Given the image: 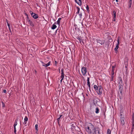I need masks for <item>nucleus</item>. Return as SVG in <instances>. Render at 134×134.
<instances>
[{"label":"nucleus","mask_w":134,"mask_h":134,"mask_svg":"<svg viewBox=\"0 0 134 134\" xmlns=\"http://www.w3.org/2000/svg\"><path fill=\"white\" fill-rule=\"evenodd\" d=\"M85 129L86 131L89 134H94L95 131V128L93 124L89 123L87 127H85Z\"/></svg>","instance_id":"nucleus-1"},{"label":"nucleus","mask_w":134,"mask_h":134,"mask_svg":"<svg viewBox=\"0 0 134 134\" xmlns=\"http://www.w3.org/2000/svg\"><path fill=\"white\" fill-rule=\"evenodd\" d=\"M98 88V91H97V93L99 95H101L102 93V91L103 90V88L101 86H99Z\"/></svg>","instance_id":"nucleus-2"},{"label":"nucleus","mask_w":134,"mask_h":134,"mask_svg":"<svg viewBox=\"0 0 134 134\" xmlns=\"http://www.w3.org/2000/svg\"><path fill=\"white\" fill-rule=\"evenodd\" d=\"M81 72L83 76H85L87 72V69L86 67H83L81 68Z\"/></svg>","instance_id":"nucleus-3"},{"label":"nucleus","mask_w":134,"mask_h":134,"mask_svg":"<svg viewBox=\"0 0 134 134\" xmlns=\"http://www.w3.org/2000/svg\"><path fill=\"white\" fill-rule=\"evenodd\" d=\"M119 90L121 94H122V91L123 89V83L122 84H119Z\"/></svg>","instance_id":"nucleus-4"},{"label":"nucleus","mask_w":134,"mask_h":134,"mask_svg":"<svg viewBox=\"0 0 134 134\" xmlns=\"http://www.w3.org/2000/svg\"><path fill=\"white\" fill-rule=\"evenodd\" d=\"M71 130L72 131L75 130V127H76V124L75 123H71Z\"/></svg>","instance_id":"nucleus-5"},{"label":"nucleus","mask_w":134,"mask_h":134,"mask_svg":"<svg viewBox=\"0 0 134 134\" xmlns=\"http://www.w3.org/2000/svg\"><path fill=\"white\" fill-rule=\"evenodd\" d=\"M96 41L98 43H100L101 45L103 44L105 42L104 40H101L99 39H97Z\"/></svg>","instance_id":"nucleus-6"},{"label":"nucleus","mask_w":134,"mask_h":134,"mask_svg":"<svg viewBox=\"0 0 134 134\" xmlns=\"http://www.w3.org/2000/svg\"><path fill=\"white\" fill-rule=\"evenodd\" d=\"M32 16L34 19H37L38 18V15L35 13H32Z\"/></svg>","instance_id":"nucleus-7"},{"label":"nucleus","mask_w":134,"mask_h":134,"mask_svg":"<svg viewBox=\"0 0 134 134\" xmlns=\"http://www.w3.org/2000/svg\"><path fill=\"white\" fill-rule=\"evenodd\" d=\"M75 2L79 5L81 6L82 5L81 0H75Z\"/></svg>","instance_id":"nucleus-8"},{"label":"nucleus","mask_w":134,"mask_h":134,"mask_svg":"<svg viewBox=\"0 0 134 134\" xmlns=\"http://www.w3.org/2000/svg\"><path fill=\"white\" fill-rule=\"evenodd\" d=\"M77 39H78L80 41V43L82 44L83 45L84 44V43L83 41V40L82 39H81L79 37L77 38Z\"/></svg>","instance_id":"nucleus-9"},{"label":"nucleus","mask_w":134,"mask_h":134,"mask_svg":"<svg viewBox=\"0 0 134 134\" xmlns=\"http://www.w3.org/2000/svg\"><path fill=\"white\" fill-rule=\"evenodd\" d=\"M119 80V84H122V81L121 78V77H119L118 78Z\"/></svg>","instance_id":"nucleus-10"},{"label":"nucleus","mask_w":134,"mask_h":134,"mask_svg":"<svg viewBox=\"0 0 134 134\" xmlns=\"http://www.w3.org/2000/svg\"><path fill=\"white\" fill-rule=\"evenodd\" d=\"M28 21L29 23L30 24L31 26H34V24L32 22L30 19L28 20Z\"/></svg>","instance_id":"nucleus-11"},{"label":"nucleus","mask_w":134,"mask_h":134,"mask_svg":"<svg viewBox=\"0 0 134 134\" xmlns=\"http://www.w3.org/2000/svg\"><path fill=\"white\" fill-rule=\"evenodd\" d=\"M119 47V46H116V47L114 49V50L116 53H117L118 52V49Z\"/></svg>","instance_id":"nucleus-12"},{"label":"nucleus","mask_w":134,"mask_h":134,"mask_svg":"<svg viewBox=\"0 0 134 134\" xmlns=\"http://www.w3.org/2000/svg\"><path fill=\"white\" fill-rule=\"evenodd\" d=\"M18 120L17 119H16L15 121L14 122V127H16V126L17 125V122L18 121Z\"/></svg>","instance_id":"nucleus-13"},{"label":"nucleus","mask_w":134,"mask_h":134,"mask_svg":"<svg viewBox=\"0 0 134 134\" xmlns=\"http://www.w3.org/2000/svg\"><path fill=\"white\" fill-rule=\"evenodd\" d=\"M132 0H129V8H130L131 7V6L132 4Z\"/></svg>","instance_id":"nucleus-14"},{"label":"nucleus","mask_w":134,"mask_h":134,"mask_svg":"<svg viewBox=\"0 0 134 134\" xmlns=\"http://www.w3.org/2000/svg\"><path fill=\"white\" fill-rule=\"evenodd\" d=\"M113 17H114V18H116V12L115 10H113Z\"/></svg>","instance_id":"nucleus-15"},{"label":"nucleus","mask_w":134,"mask_h":134,"mask_svg":"<svg viewBox=\"0 0 134 134\" xmlns=\"http://www.w3.org/2000/svg\"><path fill=\"white\" fill-rule=\"evenodd\" d=\"M57 27V26L54 24H53L52 25L51 28L52 29H55Z\"/></svg>","instance_id":"nucleus-16"},{"label":"nucleus","mask_w":134,"mask_h":134,"mask_svg":"<svg viewBox=\"0 0 134 134\" xmlns=\"http://www.w3.org/2000/svg\"><path fill=\"white\" fill-rule=\"evenodd\" d=\"M50 63H51V62L49 61L47 64H45L44 66L45 67H46L48 66H49L50 65Z\"/></svg>","instance_id":"nucleus-17"},{"label":"nucleus","mask_w":134,"mask_h":134,"mask_svg":"<svg viewBox=\"0 0 134 134\" xmlns=\"http://www.w3.org/2000/svg\"><path fill=\"white\" fill-rule=\"evenodd\" d=\"M120 119L121 121H124V117H122V115H121L120 117Z\"/></svg>","instance_id":"nucleus-18"},{"label":"nucleus","mask_w":134,"mask_h":134,"mask_svg":"<svg viewBox=\"0 0 134 134\" xmlns=\"http://www.w3.org/2000/svg\"><path fill=\"white\" fill-rule=\"evenodd\" d=\"M132 127L131 128V132H132L133 131V130L134 129V122L133 121L132 122Z\"/></svg>","instance_id":"nucleus-19"},{"label":"nucleus","mask_w":134,"mask_h":134,"mask_svg":"<svg viewBox=\"0 0 134 134\" xmlns=\"http://www.w3.org/2000/svg\"><path fill=\"white\" fill-rule=\"evenodd\" d=\"M95 134H100L99 131L98 130H96L95 129V131L94 132Z\"/></svg>","instance_id":"nucleus-20"},{"label":"nucleus","mask_w":134,"mask_h":134,"mask_svg":"<svg viewBox=\"0 0 134 134\" xmlns=\"http://www.w3.org/2000/svg\"><path fill=\"white\" fill-rule=\"evenodd\" d=\"M62 19L61 18H59L58 19L57 21V23L58 25H59L60 21Z\"/></svg>","instance_id":"nucleus-21"},{"label":"nucleus","mask_w":134,"mask_h":134,"mask_svg":"<svg viewBox=\"0 0 134 134\" xmlns=\"http://www.w3.org/2000/svg\"><path fill=\"white\" fill-rule=\"evenodd\" d=\"M87 85H90V78L89 77H87Z\"/></svg>","instance_id":"nucleus-22"},{"label":"nucleus","mask_w":134,"mask_h":134,"mask_svg":"<svg viewBox=\"0 0 134 134\" xmlns=\"http://www.w3.org/2000/svg\"><path fill=\"white\" fill-rule=\"evenodd\" d=\"M99 88V86H97L96 85H94V88L95 90H97V88Z\"/></svg>","instance_id":"nucleus-23"},{"label":"nucleus","mask_w":134,"mask_h":134,"mask_svg":"<svg viewBox=\"0 0 134 134\" xmlns=\"http://www.w3.org/2000/svg\"><path fill=\"white\" fill-rule=\"evenodd\" d=\"M111 131L109 129H108L107 131V134H111Z\"/></svg>","instance_id":"nucleus-24"},{"label":"nucleus","mask_w":134,"mask_h":134,"mask_svg":"<svg viewBox=\"0 0 134 134\" xmlns=\"http://www.w3.org/2000/svg\"><path fill=\"white\" fill-rule=\"evenodd\" d=\"M96 113L97 114L99 112V109L98 107H97L96 109Z\"/></svg>","instance_id":"nucleus-25"},{"label":"nucleus","mask_w":134,"mask_h":134,"mask_svg":"<svg viewBox=\"0 0 134 134\" xmlns=\"http://www.w3.org/2000/svg\"><path fill=\"white\" fill-rule=\"evenodd\" d=\"M60 77L61 78H62V79H64V73H61Z\"/></svg>","instance_id":"nucleus-26"},{"label":"nucleus","mask_w":134,"mask_h":134,"mask_svg":"<svg viewBox=\"0 0 134 134\" xmlns=\"http://www.w3.org/2000/svg\"><path fill=\"white\" fill-rule=\"evenodd\" d=\"M76 8H77V12H76V14H78L79 13V11H80V8H79V7H76Z\"/></svg>","instance_id":"nucleus-27"},{"label":"nucleus","mask_w":134,"mask_h":134,"mask_svg":"<svg viewBox=\"0 0 134 134\" xmlns=\"http://www.w3.org/2000/svg\"><path fill=\"white\" fill-rule=\"evenodd\" d=\"M38 125L37 124H36L35 125V128L36 130V131L37 132L38 131Z\"/></svg>","instance_id":"nucleus-28"},{"label":"nucleus","mask_w":134,"mask_h":134,"mask_svg":"<svg viewBox=\"0 0 134 134\" xmlns=\"http://www.w3.org/2000/svg\"><path fill=\"white\" fill-rule=\"evenodd\" d=\"M114 69H112V70H111V75H114Z\"/></svg>","instance_id":"nucleus-29"},{"label":"nucleus","mask_w":134,"mask_h":134,"mask_svg":"<svg viewBox=\"0 0 134 134\" xmlns=\"http://www.w3.org/2000/svg\"><path fill=\"white\" fill-rule=\"evenodd\" d=\"M86 9L87 11L88 12H89V8L88 5H87L86 7Z\"/></svg>","instance_id":"nucleus-30"},{"label":"nucleus","mask_w":134,"mask_h":134,"mask_svg":"<svg viewBox=\"0 0 134 134\" xmlns=\"http://www.w3.org/2000/svg\"><path fill=\"white\" fill-rule=\"evenodd\" d=\"M60 117L58 118L57 119V121H58V124H59V121L60 119Z\"/></svg>","instance_id":"nucleus-31"},{"label":"nucleus","mask_w":134,"mask_h":134,"mask_svg":"<svg viewBox=\"0 0 134 134\" xmlns=\"http://www.w3.org/2000/svg\"><path fill=\"white\" fill-rule=\"evenodd\" d=\"M113 75H111V79L110 80V81H113V77H114Z\"/></svg>","instance_id":"nucleus-32"},{"label":"nucleus","mask_w":134,"mask_h":134,"mask_svg":"<svg viewBox=\"0 0 134 134\" xmlns=\"http://www.w3.org/2000/svg\"><path fill=\"white\" fill-rule=\"evenodd\" d=\"M24 121H27L28 120V118L27 116H25L24 119Z\"/></svg>","instance_id":"nucleus-33"},{"label":"nucleus","mask_w":134,"mask_h":134,"mask_svg":"<svg viewBox=\"0 0 134 134\" xmlns=\"http://www.w3.org/2000/svg\"><path fill=\"white\" fill-rule=\"evenodd\" d=\"M16 127H14V133H15V134H16Z\"/></svg>","instance_id":"nucleus-34"},{"label":"nucleus","mask_w":134,"mask_h":134,"mask_svg":"<svg viewBox=\"0 0 134 134\" xmlns=\"http://www.w3.org/2000/svg\"><path fill=\"white\" fill-rule=\"evenodd\" d=\"M121 121V124L122 125H124V124H125L124 121H122V120Z\"/></svg>","instance_id":"nucleus-35"},{"label":"nucleus","mask_w":134,"mask_h":134,"mask_svg":"<svg viewBox=\"0 0 134 134\" xmlns=\"http://www.w3.org/2000/svg\"><path fill=\"white\" fill-rule=\"evenodd\" d=\"M41 62L42 64V65L43 66H44L45 64V63H44V62H43L42 61H41Z\"/></svg>","instance_id":"nucleus-36"},{"label":"nucleus","mask_w":134,"mask_h":134,"mask_svg":"<svg viewBox=\"0 0 134 134\" xmlns=\"http://www.w3.org/2000/svg\"><path fill=\"white\" fill-rule=\"evenodd\" d=\"M115 18H114V17H113L112 21H116Z\"/></svg>","instance_id":"nucleus-37"},{"label":"nucleus","mask_w":134,"mask_h":134,"mask_svg":"<svg viewBox=\"0 0 134 134\" xmlns=\"http://www.w3.org/2000/svg\"><path fill=\"white\" fill-rule=\"evenodd\" d=\"M120 38V37H118V40H117L118 42L119 43V42H120V40H119Z\"/></svg>","instance_id":"nucleus-38"},{"label":"nucleus","mask_w":134,"mask_h":134,"mask_svg":"<svg viewBox=\"0 0 134 134\" xmlns=\"http://www.w3.org/2000/svg\"><path fill=\"white\" fill-rule=\"evenodd\" d=\"M2 105L3 107H4L5 104L3 102H2Z\"/></svg>","instance_id":"nucleus-39"},{"label":"nucleus","mask_w":134,"mask_h":134,"mask_svg":"<svg viewBox=\"0 0 134 134\" xmlns=\"http://www.w3.org/2000/svg\"><path fill=\"white\" fill-rule=\"evenodd\" d=\"M79 15L80 16V18H81L82 16V14L81 13H80L79 14Z\"/></svg>","instance_id":"nucleus-40"},{"label":"nucleus","mask_w":134,"mask_h":134,"mask_svg":"<svg viewBox=\"0 0 134 134\" xmlns=\"http://www.w3.org/2000/svg\"><path fill=\"white\" fill-rule=\"evenodd\" d=\"M115 67H116V66L115 65L113 66H112V69H114V68H115Z\"/></svg>","instance_id":"nucleus-41"},{"label":"nucleus","mask_w":134,"mask_h":134,"mask_svg":"<svg viewBox=\"0 0 134 134\" xmlns=\"http://www.w3.org/2000/svg\"><path fill=\"white\" fill-rule=\"evenodd\" d=\"M57 61H55V65L56 66L57 65Z\"/></svg>","instance_id":"nucleus-42"},{"label":"nucleus","mask_w":134,"mask_h":134,"mask_svg":"<svg viewBox=\"0 0 134 134\" xmlns=\"http://www.w3.org/2000/svg\"><path fill=\"white\" fill-rule=\"evenodd\" d=\"M3 92L4 93H6V90H3Z\"/></svg>","instance_id":"nucleus-43"},{"label":"nucleus","mask_w":134,"mask_h":134,"mask_svg":"<svg viewBox=\"0 0 134 134\" xmlns=\"http://www.w3.org/2000/svg\"><path fill=\"white\" fill-rule=\"evenodd\" d=\"M87 85L88 86V87H89V89L90 91V85Z\"/></svg>","instance_id":"nucleus-44"},{"label":"nucleus","mask_w":134,"mask_h":134,"mask_svg":"<svg viewBox=\"0 0 134 134\" xmlns=\"http://www.w3.org/2000/svg\"><path fill=\"white\" fill-rule=\"evenodd\" d=\"M7 25H8V27H9V29H10V25L9 24H7Z\"/></svg>","instance_id":"nucleus-45"},{"label":"nucleus","mask_w":134,"mask_h":134,"mask_svg":"<svg viewBox=\"0 0 134 134\" xmlns=\"http://www.w3.org/2000/svg\"><path fill=\"white\" fill-rule=\"evenodd\" d=\"M30 13L31 14V15H32V13H33L32 11H30Z\"/></svg>","instance_id":"nucleus-46"},{"label":"nucleus","mask_w":134,"mask_h":134,"mask_svg":"<svg viewBox=\"0 0 134 134\" xmlns=\"http://www.w3.org/2000/svg\"><path fill=\"white\" fill-rule=\"evenodd\" d=\"M119 43L118 42L117 44H116V46H119Z\"/></svg>","instance_id":"nucleus-47"},{"label":"nucleus","mask_w":134,"mask_h":134,"mask_svg":"<svg viewBox=\"0 0 134 134\" xmlns=\"http://www.w3.org/2000/svg\"><path fill=\"white\" fill-rule=\"evenodd\" d=\"M63 71V69H62L61 70V73H64Z\"/></svg>","instance_id":"nucleus-48"},{"label":"nucleus","mask_w":134,"mask_h":134,"mask_svg":"<svg viewBox=\"0 0 134 134\" xmlns=\"http://www.w3.org/2000/svg\"><path fill=\"white\" fill-rule=\"evenodd\" d=\"M27 20H28L29 19V17H28V15H27Z\"/></svg>","instance_id":"nucleus-49"},{"label":"nucleus","mask_w":134,"mask_h":134,"mask_svg":"<svg viewBox=\"0 0 134 134\" xmlns=\"http://www.w3.org/2000/svg\"><path fill=\"white\" fill-rule=\"evenodd\" d=\"M63 116V115L61 114L60 115V118H61Z\"/></svg>","instance_id":"nucleus-50"},{"label":"nucleus","mask_w":134,"mask_h":134,"mask_svg":"<svg viewBox=\"0 0 134 134\" xmlns=\"http://www.w3.org/2000/svg\"><path fill=\"white\" fill-rule=\"evenodd\" d=\"M26 121H24L23 122V124H26Z\"/></svg>","instance_id":"nucleus-51"},{"label":"nucleus","mask_w":134,"mask_h":134,"mask_svg":"<svg viewBox=\"0 0 134 134\" xmlns=\"http://www.w3.org/2000/svg\"><path fill=\"white\" fill-rule=\"evenodd\" d=\"M63 79H62H62H61V80L60 81V82H62V81L63 80Z\"/></svg>","instance_id":"nucleus-52"},{"label":"nucleus","mask_w":134,"mask_h":134,"mask_svg":"<svg viewBox=\"0 0 134 134\" xmlns=\"http://www.w3.org/2000/svg\"><path fill=\"white\" fill-rule=\"evenodd\" d=\"M98 89H99V88H97V90H95V91H96L97 92V91H98Z\"/></svg>","instance_id":"nucleus-53"},{"label":"nucleus","mask_w":134,"mask_h":134,"mask_svg":"<svg viewBox=\"0 0 134 134\" xmlns=\"http://www.w3.org/2000/svg\"><path fill=\"white\" fill-rule=\"evenodd\" d=\"M57 22H55V23H54V24L55 25V24H57Z\"/></svg>","instance_id":"nucleus-54"},{"label":"nucleus","mask_w":134,"mask_h":134,"mask_svg":"<svg viewBox=\"0 0 134 134\" xmlns=\"http://www.w3.org/2000/svg\"><path fill=\"white\" fill-rule=\"evenodd\" d=\"M82 95H83V97L84 98V95L83 94V93H82Z\"/></svg>","instance_id":"nucleus-55"},{"label":"nucleus","mask_w":134,"mask_h":134,"mask_svg":"<svg viewBox=\"0 0 134 134\" xmlns=\"http://www.w3.org/2000/svg\"><path fill=\"white\" fill-rule=\"evenodd\" d=\"M116 2H118V0H116Z\"/></svg>","instance_id":"nucleus-56"},{"label":"nucleus","mask_w":134,"mask_h":134,"mask_svg":"<svg viewBox=\"0 0 134 134\" xmlns=\"http://www.w3.org/2000/svg\"><path fill=\"white\" fill-rule=\"evenodd\" d=\"M59 72H60V70L59 69Z\"/></svg>","instance_id":"nucleus-57"},{"label":"nucleus","mask_w":134,"mask_h":134,"mask_svg":"<svg viewBox=\"0 0 134 134\" xmlns=\"http://www.w3.org/2000/svg\"><path fill=\"white\" fill-rule=\"evenodd\" d=\"M9 30H10V32H11V30H10V29H9Z\"/></svg>","instance_id":"nucleus-58"},{"label":"nucleus","mask_w":134,"mask_h":134,"mask_svg":"<svg viewBox=\"0 0 134 134\" xmlns=\"http://www.w3.org/2000/svg\"><path fill=\"white\" fill-rule=\"evenodd\" d=\"M21 121H20V124H21Z\"/></svg>","instance_id":"nucleus-59"},{"label":"nucleus","mask_w":134,"mask_h":134,"mask_svg":"<svg viewBox=\"0 0 134 134\" xmlns=\"http://www.w3.org/2000/svg\"><path fill=\"white\" fill-rule=\"evenodd\" d=\"M86 96H87V94H86Z\"/></svg>","instance_id":"nucleus-60"},{"label":"nucleus","mask_w":134,"mask_h":134,"mask_svg":"<svg viewBox=\"0 0 134 134\" xmlns=\"http://www.w3.org/2000/svg\"><path fill=\"white\" fill-rule=\"evenodd\" d=\"M27 14H26V15L27 16Z\"/></svg>","instance_id":"nucleus-61"}]
</instances>
